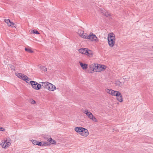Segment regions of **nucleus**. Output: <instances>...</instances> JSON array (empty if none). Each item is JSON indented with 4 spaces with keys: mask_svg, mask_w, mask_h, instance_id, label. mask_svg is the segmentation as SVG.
<instances>
[{
    "mask_svg": "<svg viewBox=\"0 0 153 153\" xmlns=\"http://www.w3.org/2000/svg\"><path fill=\"white\" fill-rule=\"evenodd\" d=\"M115 40L114 34L112 33H110L108 36V42L109 45L110 47H112L114 46Z\"/></svg>",
    "mask_w": 153,
    "mask_h": 153,
    "instance_id": "1",
    "label": "nucleus"
},
{
    "mask_svg": "<svg viewBox=\"0 0 153 153\" xmlns=\"http://www.w3.org/2000/svg\"><path fill=\"white\" fill-rule=\"evenodd\" d=\"M11 144V139L9 137H7L2 141L1 145L3 148H6L9 147Z\"/></svg>",
    "mask_w": 153,
    "mask_h": 153,
    "instance_id": "2",
    "label": "nucleus"
},
{
    "mask_svg": "<svg viewBox=\"0 0 153 153\" xmlns=\"http://www.w3.org/2000/svg\"><path fill=\"white\" fill-rule=\"evenodd\" d=\"M79 53L84 54L89 57H91L93 55L92 51L87 48H81L79 50Z\"/></svg>",
    "mask_w": 153,
    "mask_h": 153,
    "instance_id": "3",
    "label": "nucleus"
},
{
    "mask_svg": "<svg viewBox=\"0 0 153 153\" xmlns=\"http://www.w3.org/2000/svg\"><path fill=\"white\" fill-rule=\"evenodd\" d=\"M30 83L32 88L36 90L40 89L42 87L41 84H39L35 81H31L30 82Z\"/></svg>",
    "mask_w": 153,
    "mask_h": 153,
    "instance_id": "4",
    "label": "nucleus"
},
{
    "mask_svg": "<svg viewBox=\"0 0 153 153\" xmlns=\"http://www.w3.org/2000/svg\"><path fill=\"white\" fill-rule=\"evenodd\" d=\"M88 39H90L91 41H98V39L95 35L93 34V33L91 34H89L88 36Z\"/></svg>",
    "mask_w": 153,
    "mask_h": 153,
    "instance_id": "5",
    "label": "nucleus"
},
{
    "mask_svg": "<svg viewBox=\"0 0 153 153\" xmlns=\"http://www.w3.org/2000/svg\"><path fill=\"white\" fill-rule=\"evenodd\" d=\"M88 134L89 132L88 130L87 129L84 128L80 134L82 136L86 137L88 135Z\"/></svg>",
    "mask_w": 153,
    "mask_h": 153,
    "instance_id": "6",
    "label": "nucleus"
},
{
    "mask_svg": "<svg viewBox=\"0 0 153 153\" xmlns=\"http://www.w3.org/2000/svg\"><path fill=\"white\" fill-rule=\"evenodd\" d=\"M94 71L95 72H100L101 71L100 68V65L98 64H94Z\"/></svg>",
    "mask_w": 153,
    "mask_h": 153,
    "instance_id": "7",
    "label": "nucleus"
},
{
    "mask_svg": "<svg viewBox=\"0 0 153 153\" xmlns=\"http://www.w3.org/2000/svg\"><path fill=\"white\" fill-rule=\"evenodd\" d=\"M40 83H41L42 86L44 88L48 89L50 83H49L48 82H40Z\"/></svg>",
    "mask_w": 153,
    "mask_h": 153,
    "instance_id": "8",
    "label": "nucleus"
},
{
    "mask_svg": "<svg viewBox=\"0 0 153 153\" xmlns=\"http://www.w3.org/2000/svg\"><path fill=\"white\" fill-rule=\"evenodd\" d=\"M16 76L19 78L24 80L25 77H26V76L21 73H16Z\"/></svg>",
    "mask_w": 153,
    "mask_h": 153,
    "instance_id": "9",
    "label": "nucleus"
},
{
    "mask_svg": "<svg viewBox=\"0 0 153 153\" xmlns=\"http://www.w3.org/2000/svg\"><path fill=\"white\" fill-rule=\"evenodd\" d=\"M79 34L80 36L82 37L85 39H88V36L87 33H84L83 31H81Z\"/></svg>",
    "mask_w": 153,
    "mask_h": 153,
    "instance_id": "10",
    "label": "nucleus"
},
{
    "mask_svg": "<svg viewBox=\"0 0 153 153\" xmlns=\"http://www.w3.org/2000/svg\"><path fill=\"white\" fill-rule=\"evenodd\" d=\"M56 89V86L51 83H50L48 89L50 91H53Z\"/></svg>",
    "mask_w": 153,
    "mask_h": 153,
    "instance_id": "11",
    "label": "nucleus"
},
{
    "mask_svg": "<svg viewBox=\"0 0 153 153\" xmlns=\"http://www.w3.org/2000/svg\"><path fill=\"white\" fill-rule=\"evenodd\" d=\"M84 112L90 119H91L93 115L90 112H89L88 110L84 111Z\"/></svg>",
    "mask_w": 153,
    "mask_h": 153,
    "instance_id": "12",
    "label": "nucleus"
},
{
    "mask_svg": "<svg viewBox=\"0 0 153 153\" xmlns=\"http://www.w3.org/2000/svg\"><path fill=\"white\" fill-rule=\"evenodd\" d=\"M83 128V127H76L75 128L74 130L76 131L80 134Z\"/></svg>",
    "mask_w": 153,
    "mask_h": 153,
    "instance_id": "13",
    "label": "nucleus"
},
{
    "mask_svg": "<svg viewBox=\"0 0 153 153\" xmlns=\"http://www.w3.org/2000/svg\"><path fill=\"white\" fill-rule=\"evenodd\" d=\"M120 94H119L118 96H116L117 100L120 102H122L123 101V99L122 98V96L120 92Z\"/></svg>",
    "mask_w": 153,
    "mask_h": 153,
    "instance_id": "14",
    "label": "nucleus"
},
{
    "mask_svg": "<svg viewBox=\"0 0 153 153\" xmlns=\"http://www.w3.org/2000/svg\"><path fill=\"white\" fill-rule=\"evenodd\" d=\"M80 65L82 68L83 69H85L87 68V65L86 64H83L81 62H79Z\"/></svg>",
    "mask_w": 153,
    "mask_h": 153,
    "instance_id": "15",
    "label": "nucleus"
},
{
    "mask_svg": "<svg viewBox=\"0 0 153 153\" xmlns=\"http://www.w3.org/2000/svg\"><path fill=\"white\" fill-rule=\"evenodd\" d=\"M120 94V92L119 91L113 90V91L112 92V94H111V95L116 96H118Z\"/></svg>",
    "mask_w": 153,
    "mask_h": 153,
    "instance_id": "16",
    "label": "nucleus"
},
{
    "mask_svg": "<svg viewBox=\"0 0 153 153\" xmlns=\"http://www.w3.org/2000/svg\"><path fill=\"white\" fill-rule=\"evenodd\" d=\"M39 66L40 69L44 71L45 72L47 71V69L45 66H43L41 65H39Z\"/></svg>",
    "mask_w": 153,
    "mask_h": 153,
    "instance_id": "17",
    "label": "nucleus"
},
{
    "mask_svg": "<svg viewBox=\"0 0 153 153\" xmlns=\"http://www.w3.org/2000/svg\"><path fill=\"white\" fill-rule=\"evenodd\" d=\"M115 84L117 86H120L122 85V83L119 80L116 81Z\"/></svg>",
    "mask_w": 153,
    "mask_h": 153,
    "instance_id": "18",
    "label": "nucleus"
},
{
    "mask_svg": "<svg viewBox=\"0 0 153 153\" xmlns=\"http://www.w3.org/2000/svg\"><path fill=\"white\" fill-rule=\"evenodd\" d=\"M44 143L43 141L39 142L38 141L37 145L39 146H44Z\"/></svg>",
    "mask_w": 153,
    "mask_h": 153,
    "instance_id": "19",
    "label": "nucleus"
},
{
    "mask_svg": "<svg viewBox=\"0 0 153 153\" xmlns=\"http://www.w3.org/2000/svg\"><path fill=\"white\" fill-rule=\"evenodd\" d=\"M105 91L107 93L111 94H112V92L113 91V90L112 89H107L105 90Z\"/></svg>",
    "mask_w": 153,
    "mask_h": 153,
    "instance_id": "20",
    "label": "nucleus"
},
{
    "mask_svg": "<svg viewBox=\"0 0 153 153\" xmlns=\"http://www.w3.org/2000/svg\"><path fill=\"white\" fill-rule=\"evenodd\" d=\"M25 50L26 51H27L29 53H32L33 52V51L32 50L29 48H25Z\"/></svg>",
    "mask_w": 153,
    "mask_h": 153,
    "instance_id": "21",
    "label": "nucleus"
},
{
    "mask_svg": "<svg viewBox=\"0 0 153 153\" xmlns=\"http://www.w3.org/2000/svg\"><path fill=\"white\" fill-rule=\"evenodd\" d=\"M89 68L91 70H92L94 71V64H92L91 65H90L89 66Z\"/></svg>",
    "mask_w": 153,
    "mask_h": 153,
    "instance_id": "22",
    "label": "nucleus"
},
{
    "mask_svg": "<svg viewBox=\"0 0 153 153\" xmlns=\"http://www.w3.org/2000/svg\"><path fill=\"white\" fill-rule=\"evenodd\" d=\"M90 119L92 120L95 122H97L98 121L96 119V118L94 115H93L92 117Z\"/></svg>",
    "mask_w": 153,
    "mask_h": 153,
    "instance_id": "23",
    "label": "nucleus"
},
{
    "mask_svg": "<svg viewBox=\"0 0 153 153\" xmlns=\"http://www.w3.org/2000/svg\"><path fill=\"white\" fill-rule=\"evenodd\" d=\"M106 66L104 65H100V70H101V71H103V70L105 69L106 68Z\"/></svg>",
    "mask_w": 153,
    "mask_h": 153,
    "instance_id": "24",
    "label": "nucleus"
},
{
    "mask_svg": "<svg viewBox=\"0 0 153 153\" xmlns=\"http://www.w3.org/2000/svg\"><path fill=\"white\" fill-rule=\"evenodd\" d=\"M38 141L36 140H33L32 141V143L33 144L35 145H37Z\"/></svg>",
    "mask_w": 153,
    "mask_h": 153,
    "instance_id": "25",
    "label": "nucleus"
},
{
    "mask_svg": "<svg viewBox=\"0 0 153 153\" xmlns=\"http://www.w3.org/2000/svg\"><path fill=\"white\" fill-rule=\"evenodd\" d=\"M49 137H50V136L49 135H44L43 137L44 138L47 140L49 138Z\"/></svg>",
    "mask_w": 153,
    "mask_h": 153,
    "instance_id": "26",
    "label": "nucleus"
},
{
    "mask_svg": "<svg viewBox=\"0 0 153 153\" xmlns=\"http://www.w3.org/2000/svg\"><path fill=\"white\" fill-rule=\"evenodd\" d=\"M32 33H35L36 34H39V33L38 32V31L37 30H33L32 31Z\"/></svg>",
    "mask_w": 153,
    "mask_h": 153,
    "instance_id": "27",
    "label": "nucleus"
},
{
    "mask_svg": "<svg viewBox=\"0 0 153 153\" xmlns=\"http://www.w3.org/2000/svg\"><path fill=\"white\" fill-rule=\"evenodd\" d=\"M10 26H11L12 27H15L14 26V23L13 22H11V21L10 22Z\"/></svg>",
    "mask_w": 153,
    "mask_h": 153,
    "instance_id": "28",
    "label": "nucleus"
},
{
    "mask_svg": "<svg viewBox=\"0 0 153 153\" xmlns=\"http://www.w3.org/2000/svg\"><path fill=\"white\" fill-rule=\"evenodd\" d=\"M29 80L30 78L28 77L27 76L26 77H25L24 79V80L26 81L27 83V81H29Z\"/></svg>",
    "mask_w": 153,
    "mask_h": 153,
    "instance_id": "29",
    "label": "nucleus"
},
{
    "mask_svg": "<svg viewBox=\"0 0 153 153\" xmlns=\"http://www.w3.org/2000/svg\"><path fill=\"white\" fill-rule=\"evenodd\" d=\"M4 21H5V22L7 24H8V23H10V21L9 19H5L4 20Z\"/></svg>",
    "mask_w": 153,
    "mask_h": 153,
    "instance_id": "30",
    "label": "nucleus"
},
{
    "mask_svg": "<svg viewBox=\"0 0 153 153\" xmlns=\"http://www.w3.org/2000/svg\"><path fill=\"white\" fill-rule=\"evenodd\" d=\"M43 142L44 143V146H49L50 145V144L48 142Z\"/></svg>",
    "mask_w": 153,
    "mask_h": 153,
    "instance_id": "31",
    "label": "nucleus"
},
{
    "mask_svg": "<svg viewBox=\"0 0 153 153\" xmlns=\"http://www.w3.org/2000/svg\"><path fill=\"white\" fill-rule=\"evenodd\" d=\"M50 143H51V142L52 141V140H53L51 137H49V138L47 140Z\"/></svg>",
    "mask_w": 153,
    "mask_h": 153,
    "instance_id": "32",
    "label": "nucleus"
},
{
    "mask_svg": "<svg viewBox=\"0 0 153 153\" xmlns=\"http://www.w3.org/2000/svg\"><path fill=\"white\" fill-rule=\"evenodd\" d=\"M31 103L32 104H35L36 103V102L35 100L32 99L31 100Z\"/></svg>",
    "mask_w": 153,
    "mask_h": 153,
    "instance_id": "33",
    "label": "nucleus"
},
{
    "mask_svg": "<svg viewBox=\"0 0 153 153\" xmlns=\"http://www.w3.org/2000/svg\"><path fill=\"white\" fill-rule=\"evenodd\" d=\"M56 142L54 140H53L51 142V143L52 144H55L56 143Z\"/></svg>",
    "mask_w": 153,
    "mask_h": 153,
    "instance_id": "34",
    "label": "nucleus"
},
{
    "mask_svg": "<svg viewBox=\"0 0 153 153\" xmlns=\"http://www.w3.org/2000/svg\"><path fill=\"white\" fill-rule=\"evenodd\" d=\"M4 129L3 128L0 127V131H3Z\"/></svg>",
    "mask_w": 153,
    "mask_h": 153,
    "instance_id": "35",
    "label": "nucleus"
},
{
    "mask_svg": "<svg viewBox=\"0 0 153 153\" xmlns=\"http://www.w3.org/2000/svg\"><path fill=\"white\" fill-rule=\"evenodd\" d=\"M110 14L108 13H105V15L106 16L108 17L110 16Z\"/></svg>",
    "mask_w": 153,
    "mask_h": 153,
    "instance_id": "36",
    "label": "nucleus"
},
{
    "mask_svg": "<svg viewBox=\"0 0 153 153\" xmlns=\"http://www.w3.org/2000/svg\"><path fill=\"white\" fill-rule=\"evenodd\" d=\"M11 68L13 70V71H14L15 70V68L14 67V66H12V67H11Z\"/></svg>",
    "mask_w": 153,
    "mask_h": 153,
    "instance_id": "37",
    "label": "nucleus"
},
{
    "mask_svg": "<svg viewBox=\"0 0 153 153\" xmlns=\"http://www.w3.org/2000/svg\"><path fill=\"white\" fill-rule=\"evenodd\" d=\"M10 23H8V24H7V25H8V26H10V24H10Z\"/></svg>",
    "mask_w": 153,
    "mask_h": 153,
    "instance_id": "38",
    "label": "nucleus"
},
{
    "mask_svg": "<svg viewBox=\"0 0 153 153\" xmlns=\"http://www.w3.org/2000/svg\"><path fill=\"white\" fill-rule=\"evenodd\" d=\"M28 118L29 119H31L30 117H28Z\"/></svg>",
    "mask_w": 153,
    "mask_h": 153,
    "instance_id": "39",
    "label": "nucleus"
},
{
    "mask_svg": "<svg viewBox=\"0 0 153 153\" xmlns=\"http://www.w3.org/2000/svg\"><path fill=\"white\" fill-rule=\"evenodd\" d=\"M152 48H153V47H152Z\"/></svg>",
    "mask_w": 153,
    "mask_h": 153,
    "instance_id": "40",
    "label": "nucleus"
}]
</instances>
